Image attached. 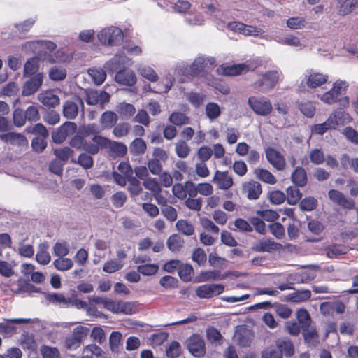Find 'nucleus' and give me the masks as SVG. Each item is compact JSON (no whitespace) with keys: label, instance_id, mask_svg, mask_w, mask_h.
I'll list each match as a JSON object with an SVG mask.
<instances>
[{"label":"nucleus","instance_id":"nucleus-1","mask_svg":"<svg viewBox=\"0 0 358 358\" xmlns=\"http://www.w3.org/2000/svg\"><path fill=\"white\" fill-rule=\"evenodd\" d=\"M348 83L345 81L337 80H336L332 87L324 92L320 98V99L325 104L333 105L339 103L340 106L343 108H347L349 106V97L345 96L346 94Z\"/></svg>","mask_w":358,"mask_h":358},{"label":"nucleus","instance_id":"nucleus-2","mask_svg":"<svg viewBox=\"0 0 358 358\" xmlns=\"http://www.w3.org/2000/svg\"><path fill=\"white\" fill-rule=\"evenodd\" d=\"M280 73L277 70H269L259 75L252 83V87L259 92L266 93L275 88L280 80Z\"/></svg>","mask_w":358,"mask_h":358},{"label":"nucleus","instance_id":"nucleus-3","mask_svg":"<svg viewBox=\"0 0 358 358\" xmlns=\"http://www.w3.org/2000/svg\"><path fill=\"white\" fill-rule=\"evenodd\" d=\"M92 141L98 144L99 149L109 148L112 155L116 157H123L127 152V147L124 143L111 141L102 136H94Z\"/></svg>","mask_w":358,"mask_h":358},{"label":"nucleus","instance_id":"nucleus-4","mask_svg":"<svg viewBox=\"0 0 358 358\" xmlns=\"http://www.w3.org/2000/svg\"><path fill=\"white\" fill-rule=\"evenodd\" d=\"M97 37L103 45L110 46L119 45L124 39V34L121 29L117 27H110L100 31Z\"/></svg>","mask_w":358,"mask_h":358},{"label":"nucleus","instance_id":"nucleus-5","mask_svg":"<svg viewBox=\"0 0 358 358\" xmlns=\"http://www.w3.org/2000/svg\"><path fill=\"white\" fill-rule=\"evenodd\" d=\"M329 76L320 72H317L313 69L306 71L304 78L299 87L298 90L304 91V87L307 86L310 89H316L322 87L328 80Z\"/></svg>","mask_w":358,"mask_h":358},{"label":"nucleus","instance_id":"nucleus-6","mask_svg":"<svg viewBox=\"0 0 358 358\" xmlns=\"http://www.w3.org/2000/svg\"><path fill=\"white\" fill-rule=\"evenodd\" d=\"M248 104L257 115L267 116L273 110L271 101L264 96H250L248 99Z\"/></svg>","mask_w":358,"mask_h":358},{"label":"nucleus","instance_id":"nucleus-7","mask_svg":"<svg viewBox=\"0 0 358 358\" xmlns=\"http://www.w3.org/2000/svg\"><path fill=\"white\" fill-rule=\"evenodd\" d=\"M168 159L167 152L161 148H155L152 158L148 162V167L153 175H159L162 171L163 164Z\"/></svg>","mask_w":358,"mask_h":358},{"label":"nucleus","instance_id":"nucleus-8","mask_svg":"<svg viewBox=\"0 0 358 358\" xmlns=\"http://www.w3.org/2000/svg\"><path fill=\"white\" fill-rule=\"evenodd\" d=\"M86 136L80 134V130L78 131L73 136L70 141V145L77 150H83L89 153L90 155H96L99 152V148L97 143H87Z\"/></svg>","mask_w":358,"mask_h":358},{"label":"nucleus","instance_id":"nucleus-9","mask_svg":"<svg viewBox=\"0 0 358 358\" xmlns=\"http://www.w3.org/2000/svg\"><path fill=\"white\" fill-rule=\"evenodd\" d=\"M265 156L266 160L275 170L282 171L286 169L287 163L284 155L275 148H266Z\"/></svg>","mask_w":358,"mask_h":358},{"label":"nucleus","instance_id":"nucleus-10","mask_svg":"<svg viewBox=\"0 0 358 358\" xmlns=\"http://www.w3.org/2000/svg\"><path fill=\"white\" fill-rule=\"evenodd\" d=\"M189 352L196 357H202L206 352V344L203 337L198 334H192L187 341Z\"/></svg>","mask_w":358,"mask_h":358},{"label":"nucleus","instance_id":"nucleus-11","mask_svg":"<svg viewBox=\"0 0 358 358\" xmlns=\"http://www.w3.org/2000/svg\"><path fill=\"white\" fill-rule=\"evenodd\" d=\"M87 336L86 329L83 326L75 327L72 333L68 335L65 338V346L66 349L75 350L78 349L83 341V339Z\"/></svg>","mask_w":358,"mask_h":358},{"label":"nucleus","instance_id":"nucleus-12","mask_svg":"<svg viewBox=\"0 0 358 358\" xmlns=\"http://www.w3.org/2000/svg\"><path fill=\"white\" fill-rule=\"evenodd\" d=\"M76 130V124L67 121L52 133V141L55 143H62L66 139L67 136L73 134Z\"/></svg>","mask_w":358,"mask_h":358},{"label":"nucleus","instance_id":"nucleus-13","mask_svg":"<svg viewBox=\"0 0 358 358\" xmlns=\"http://www.w3.org/2000/svg\"><path fill=\"white\" fill-rule=\"evenodd\" d=\"M39 50L37 57L40 60L46 61L50 64L55 62L53 53L57 48V45L50 41H41L38 43Z\"/></svg>","mask_w":358,"mask_h":358},{"label":"nucleus","instance_id":"nucleus-14","mask_svg":"<svg viewBox=\"0 0 358 358\" xmlns=\"http://www.w3.org/2000/svg\"><path fill=\"white\" fill-rule=\"evenodd\" d=\"M215 59L213 58L198 57L190 64L192 73L194 77L202 76L208 70L215 65Z\"/></svg>","mask_w":358,"mask_h":358},{"label":"nucleus","instance_id":"nucleus-15","mask_svg":"<svg viewBox=\"0 0 358 358\" xmlns=\"http://www.w3.org/2000/svg\"><path fill=\"white\" fill-rule=\"evenodd\" d=\"M224 289L220 284H205L196 288V294L200 299H210L222 294Z\"/></svg>","mask_w":358,"mask_h":358},{"label":"nucleus","instance_id":"nucleus-16","mask_svg":"<svg viewBox=\"0 0 358 358\" xmlns=\"http://www.w3.org/2000/svg\"><path fill=\"white\" fill-rule=\"evenodd\" d=\"M329 199L334 203L341 206L343 209L352 210L355 207V201L347 198L343 193L336 189H331L328 192Z\"/></svg>","mask_w":358,"mask_h":358},{"label":"nucleus","instance_id":"nucleus-17","mask_svg":"<svg viewBox=\"0 0 358 358\" xmlns=\"http://www.w3.org/2000/svg\"><path fill=\"white\" fill-rule=\"evenodd\" d=\"M104 308L114 313H132V305L129 302L115 301L110 299H106L104 303Z\"/></svg>","mask_w":358,"mask_h":358},{"label":"nucleus","instance_id":"nucleus-18","mask_svg":"<svg viewBox=\"0 0 358 358\" xmlns=\"http://www.w3.org/2000/svg\"><path fill=\"white\" fill-rule=\"evenodd\" d=\"M79 105L83 107V101L79 96H76L74 101H66L63 105V115L69 120L75 119L78 114Z\"/></svg>","mask_w":358,"mask_h":358},{"label":"nucleus","instance_id":"nucleus-19","mask_svg":"<svg viewBox=\"0 0 358 358\" xmlns=\"http://www.w3.org/2000/svg\"><path fill=\"white\" fill-rule=\"evenodd\" d=\"M275 345L280 355L290 357L294 354V346L292 340L286 336L280 337L275 341Z\"/></svg>","mask_w":358,"mask_h":358},{"label":"nucleus","instance_id":"nucleus-20","mask_svg":"<svg viewBox=\"0 0 358 358\" xmlns=\"http://www.w3.org/2000/svg\"><path fill=\"white\" fill-rule=\"evenodd\" d=\"M115 80L120 85L131 87L136 83L134 72L130 69H124L117 71Z\"/></svg>","mask_w":358,"mask_h":358},{"label":"nucleus","instance_id":"nucleus-21","mask_svg":"<svg viewBox=\"0 0 358 358\" xmlns=\"http://www.w3.org/2000/svg\"><path fill=\"white\" fill-rule=\"evenodd\" d=\"M42 83L43 75L41 73H38L34 76L31 77L24 85L22 90V95L31 96L34 94L42 85Z\"/></svg>","mask_w":358,"mask_h":358},{"label":"nucleus","instance_id":"nucleus-22","mask_svg":"<svg viewBox=\"0 0 358 358\" xmlns=\"http://www.w3.org/2000/svg\"><path fill=\"white\" fill-rule=\"evenodd\" d=\"M213 182L217 185L218 189L224 190L229 189L233 185V179L227 171H216Z\"/></svg>","mask_w":358,"mask_h":358},{"label":"nucleus","instance_id":"nucleus-23","mask_svg":"<svg viewBox=\"0 0 358 358\" xmlns=\"http://www.w3.org/2000/svg\"><path fill=\"white\" fill-rule=\"evenodd\" d=\"M0 139L5 143H10L12 145L26 146L28 144L27 139L23 134L15 132L1 134Z\"/></svg>","mask_w":358,"mask_h":358},{"label":"nucleus","instance_id":"nucleus-24","mask_svg":"<svg viewBox=\"0 0 358 358\" xmlns=\"http://www.w3.org/2000/svg\"><path fill=\"white\" fill-rule=\"evenodd\" d=\"M245 67V64L232 65L222 64L217 69V72L223 76H234L241 74Z\"/></svg>","mask_w":358,"mask_h":358},{"label":"nucleus","instance_id":"nucleus-25","mask_svg":"<svg viewBox=\"0 0 358 358\" xmlns=\"http://www.w3.org/2000/svg\"><path fill=\"white\" fill-rule=\"evenodd\" d=\"M301 331L304 342L308 348H315L319 344V335L315 327H310Z\"/></svg>","mask_w":358,"mask_h":358},{"label":"nucleus","instance_id":"nucleus-26","mask_svg":"<svg viewBox=\"0 0 358 358\" xmlns=\"http://www.w3.org/2000/svg\"><path fill=\"white\" fill-rule=\"evenodd\" d=\"M281 248L282 245L280 243L268 238L257 243L253 248L257 252H273L279 250Z\"/></svg>","mask_w":358,"mask_h":358},{"label":"nucleus","instance_id":"nucleus-27","mask_svg":"<svg viewBox=\"0 0 358 358\" xmlns=\"http://www.w3.org/2000/svg\"><path fill=\"white\" fill-rule=\"evenodd\" d=\"M38 100L48 108H55L59 104L60 100L57 95L51 91H45L38 95Z\"/></svg>","mask_w":358,"mask_h":358},{"label":"nucleus","instance_id":"nucleus-28","mask_svg":"<svg viewBox=\"0 0 358 358\" xmlns=\"http://www.w3.org/2000/svg\"><path fill=\"white\" fill-rule=\"evenodd\" d=\"M312 296L311 291L306 289H296L287 296V301L299 303L308 301Z\"/></svg>","mask_w":358,"mask_h":358},{"label":"nucleus","instance_id":"nucleus-29","mask_svg":"<svg viewBox=\"0 0 358 358\" xmlns=\"http://www.w3.org/2000/svg\"><path fill=\"white\" fill-rule=\"evenodd\" d=\"M291 179L292 182L297 187H305L308 182V176L304 168L296 166L291 175Z\"/></svg>","mask_w":358,"mask_h":358},{"label":"nucleus","instance_id":"nucleus-30","mask_svg":"<svg viewBox=\"0 0 358 358\" xmlns=\"http://www.w3.org/2000/svg\"><path fill=\"white\" fill-rule=\"evenodd\" d=\"M118 120L117 115L110 110L103 112L100 117V122L103 129L113 128Z\"/></svg>","mask_w":358,"mask_h":358},{"label":"nucleus","instance_id":"nucleus-31","mask_svg":"<svg viewBox=\"0 0 358 358\" xmlns=\"http://www.w3.org/2000/svg\"><path fill=\"white\" fill-rule=\"evenodd\" d=\"M129 149L132 155L141 156L145 152L147 145L145 141L141 138H136L129 144Z\"/></svg>","mask_w":358,"mask_h":358},{"label":"nucleus","instance_id":"nucleus-32","mask_svg":"<svg viewBox=\"0 0 358 358\" xmlns=\"http://www.w3.org/2000/svg\"><path fill=\"white\" fill-rule=\"evenodd\" d=\"M254 174L257 178L265 183L274 185L277 182L275 177L267 169L257 168L254 170Z\"/></svg>","mask_w":358,"mask_h":358},{"label":"nucleus","instance_id":"nucleus-33","mask_svg":"<svg viewBox=\"0 0 358 358\" xmlns=\"http://www.w3.org/2000/svg\"><path fill=\"white\" fill-rule=\"evenodd\" d=\"M176 73L180 77L179 81L180 83H187L194 77L192 73V69L190 64H180L177 66Z\"/></svg>","mask_w":358,"mask_h":358},{"label":"nucleus","instance_id":"nucleus-34","mask_svg":"<svg viewBox=\"0 0 358 358\" xmlns=\"http://www.w3.org/2000/svg\"><path fill=\"white\" fill-rule=\"evenodd\" d=\"M14 292L15 294L28 293L31 294L32 293H41V290L40 288H37L28 281L19 279L17 280V289L14 291Z\"/></svg>","mask_w":358,"mask_h":358},{"label":"nucleus","instance_id":"nucleus-35","mask_svg":"<svg viewBox=\"0 0 358 358\" xmlns=\"http://www.w3.org/2000/svg\"><path fill=\"white\" fill-rule=\"evenodd\" d=\"M36 261L42 264L47 265L51 261V256L48 252V245L45 243L40 244L38 250L36 255Z\"/></svg>","mask_w":358,"mask_h":358},{"label":"nucleus","instance_id":"nucleus-36","mask_svg":"<svg viewBox=\"0 0 358 358\" xmlns=\"http://www.w3.org/2000/svg\"><path fill=\"white\" fill-rule=\"evenodd\" d=\"M206 338L212 344L221 345L223 343V336L220 331L214 327H209L207 328Z\"/></svg>","mask_w":358,"mask_h":358},{"label":"nucleus","instance_id":"nucleus-37","mask_svg":"<svg viewBox=\"0 0 358 358\" xmlns=\"http://www.w3.org/2000/svg\"><path fill=\"white\" fill-rule=\"evenodd\" d=\"M184 240L177 234H172L166 241L168 248L172 252H178L183 247Z\"/></svg>","mask_w":358,"mask_h":358},{"label":"nucleus","instance_id":"nucleus-38","mask_svg":"<svg viewBox=\"0 0 358 358\" xmlns=\"http://www.w3.org/2000/svg\"><path fill=\"white\" fill-rule=\"evenodd\" d=\"M296 185L289 186L287 189V201L290 205L296 204L302 197V193Z\"/></svg>","mask_w":358,"mask_h":358},{"label":"nucleus","instance_id":"nucleus-39","mask_svg":"<svg viewBox=\"0 0 358 358\" xmlns=\"http://www.w3.org/2000/svg\"><path fill=\"white\" fill-rule=\"evenodd\" d=\"M296 318L298 320L299 324L301 327V330L303 329H306L311 326V317L308 313V311L306 308H300L296 311Z\"/></svg>","mask_w":358,"mask_h":358},{"label":"nucleus","instance_id":"nucleus-40","mask_svg":"<svg viewBox=\"0 0 358 358\" xmlns=\"http://www.w3.org/2000/svg\"><path fill=\"white\" fill-rule=\"evenodd\" d=\"M297 108L308 118H311L315 115L316 108L314 103L311 101H301L298 103Z\"/></svg>","mask_w":358,"mask_h":358},{"label":"nucleus","instance_id":"nucleus-41","mask_svg":"<svg viewBox=\"0 0 358 358\" xmlns=\"http://www.w3.org/2000/svg\"><path fill=\"white\" fill-rule=\"evenodd\" d=\"M346 246L339 244H334L326 248L327 255L329 258H336L348 252Z\"/></svg>","mask_w":358,"mask_h":358},{"label":"nucleus","instance_id":"nucleus-42","mask_svg":"<svg viewBox=\"0 0 358 358\" xmlns=\"http://www.w3.org/2000/svg\"><path fill=\"white\" fill-rule=\"evenodd\" d=\"M356 7H358V0H344L338 8V13L342 16L346 15Z\"/></svg>","mask_w":358,"mask_h":358},{"label":"nucleus","instance_id":"nucleus-43","mask_svg":"<svg viewBox=\"0 0 358 358\" xmlns=\"http://www.w3.org/2000/svg\"><path fill=\"white\" fill-rule=\"evenodd\" d=\"M39 60L37 56L29 59L24 64V75L32 76L35 74L38 70Z\"/></svg>","mask_w":358,"mask_h":358},{"label":"nucleus","instance_id":"nucleus-44","mask_svg":"<svg viewBox=\"0 0 358 358\" xmlns=\"http://www.w3.org/2000/svg\"><path fill=\"white\" fill-rule=\"evenodd\" d=\"M178 231L185 236H192L194 234L193 224L187 220H179L176 224Z\"/></svg>","mask_w":358,"mask_h":358},{"label":"nucleus","instance_id":"nucleus-45","mask_svg":"<svg viewBox=\"0 0 358 358\" xmlns=\"http://www.w3.org/2000/svg\"><path fill=\"white\" fill-rule=\"evenodd\" d=\"M159 266L157 264H145L137 266V271L144 276L155 275L159 271Z\"/></svg>","mask_w":358,"mask_h":358},{"label":"nucleus","instance_id":"nucleus-46","mask_svg":"<svg viewBox=\"0 0 358 358\" xmlns=\"http://www.w3.org/2000/svg\"><path fill=\"white\" fill-rule=\"evenodd\" d=\"M262 192V185L259 182H248V199H257Z\"/></svg>","mask_w":358,"mask_h":358},{"label":"nucleus","instance_id":"nucleus-47","mask_svg":"<svg viewBox=\"0 0 358 358\" xmlns=\"http://www.w3.org/2000/svg\"><path fill=\"white\" fill-rule=\"evenodd\" d=\"M169 121L176 126L188 124L190 119L185 113L181 112H173L169 118Z\"/></svg>","mask_w":358,"mask_h":358},{"label":"nucleus","instance_id":"nucleus-48","mask_svg":"<svg viewBox=\"0 0 358 358\" xmlns=\"http://www.w3.org/2000/svg\"><path fill=\"white\" fill-rule=\"evenodd\" d=\"M117 112L125 118H130L136 113L135 107L131 104L125 102L120 103L116 109Z\"/></svg>","mask_w":358,"mask_h":358},{"label":"nucleus","instance_id":"nucleus-49","mask_svg":"<svg viewBox=\"0 0 358 358\" xmlns=\"http://www.w3.org/2000/svg\"><path fill=\"white\" fill-rule=\"evenodd\" d=\"M113 128V134L116 138H123L129 134L131 125L128 122H124L116 123Z\"/></svg>","mask_w":358,"mask_h":358},{"label":"nucleus","instance_id":"nucleus-50","mask_svg":"<svg viewBox=\"0 0 358 358\" xmlns=\"http://www.w3.org/2000/svg\"><path fill=\"white\" fill-rule=\"evenodd\" d=\"M206 97V96L205 94L196 92H191L186 96L187 100L196 108L203 105Z\"/></svg>","mask_w":358,"mask_h":358},{"label":"nucleus","instance_id":"nucleus-51","mask_svg":"<svg viewBox=\"0 0 358 358\" xmlns=\"http://www.w3.org/2000/svg\"><path fill=\"white\" fill-rule=\"evenodd\" d=\"M228 277V274H222L220 271L217 270L207 271L201 272L200 278L201 281H208L210 280H220Z\"/></svg>","mask_w":358,"mask_h":358},{"label":"nucleus","instance_id":"nucleus-52","mask_svg":"<svg viewBox=\"0 0 358 358\" xmlns=\"http://www.w3.org/2000/svg\"><path fill=\"white\" fill-rule=\"evenodd\" d=\"M205 112L207 117L211 120L220 116L221 110L220 106L215 102H209L206 104Z\"/></svg>","mask_w":358,"mask_h":358},{"label":"nucleus","instance_id":"nucleus-53","mask_svg":"<svg viewBox=\"0 0 358 358\" xmlns=\"http://www.w3.org/2000/svg\"><path fill=\"white\" fill-rule=\"evenodd\" d=\"M89 74L96 85H101L106 78V73L101 68L90 69Z\"/></svg>","mask_w":358,"mask_h":358},{"label":"nucleus","instance_id":"nucleus-54","mask_svg":"<svg viewBox=\"0 0 358 358\" xmlns=\"http://www.w3.org/2000/svg\"><path fill=\"white\" fill-rule=\"evenodd\" d=\"M178 275L180 279L184 282H189L192 280V274L193 273V268L189 264H182L180 262V266L178 270Z\"/></svg>","mask_w":358,"mask_h":358},{"label":"nucleus","instance_id":"nucleus-55","mask_svg":"<svg viewBox=\"0 0 358 358\" xmlns=\"http://www.w3.org/2000/svg\"><path fill=\"white\" fill-rule=\"evenodd\" d=\"M250 224L248 223V232L252 231V227L259 234H265L266 233V225L264 221L259 217H251L250 218Z\"/></svg>","mask_w":358,"mask_h":358},{"label":"nucleus","instance_id":"nucleus-56","mask_svg":"<svg viewBox=\"0 0 358 358\" xmlns=\"http://www.w3.org/2000/svg\"><path fill=\"white\" fill-rule=\"evenodd\" d=\"M234 340L239 345L246 346V325H239L236 328Z\"/></svg>","mask_w":358,"mask_h":358},{"label":"nucleus","instance_id":"nucleus-57","mask_svg":"<svg viewBox=\"0 0 358 358\" xmlns=\"http://www.w3.org/2000/svg\"><path fill=\"white\" fill-rule=\"evenodd\" d=\"M45 299L50 303L62 304L66 306H68L71 303L70 298H66L62 294H46Z\"/></svg>","mask_w":358,"mask_h":358},{"label":"nucleus","instance_id":"nucleus-58","mask_svg":"<svg viewBox=\"0 0 358 358\" xmlns=\"http://www.w3.org/2000/svg\"><path fill=\"white\" fill-rule=\"evenodd\" d=\"M53 265L57 270L65 271L71 269L73 265V263L70 258L59 257L58 259L53 262Z\"/></svg>","mask_w":358,"mask_h":358},{"label":"nucleus","instance_id":"nucleus-59","mask_svg":"<svg viewBox=\"0 0 358 358\" xmlns=\"http://www.w3.org/2000/svg\"><path fill=\"white\" fill-rule=\"evenodd\" d=\"M71 162L75 164H78L85 169H89L92 167L94 164L93 158L87 153H81L78 158V160L72 159Z\"/></svg>","mask_w":358,"mask_h":358},{"label":"nucleus","instance_id":"nucleus-60","mask_svg":"<svg viewBox=\"0 0 358 358\" xmlns=\"http://www.w3.org/2000/svg\"><path fill=\"white\" fill-rule=\"evenodd\" d=\"M309 159L315 165H320L325 162L324 154L323 151L319 148H314L310 151Z\"/></svg>","mask_w":358,"mask_h":358},{"label":"nucleus","instance_id":"nucleus-61","mask_svg":"<svg viewBox=\"0 0 358 358\" xmlns=\"http://www.w3.org/2000/svg\"><path fill=\"white\" fill-rule=\"evenodd\" d=\"M129 182L128 190L131 196H136L143 191L141 182L136 178L133 177L127 180Z\"/></svg>","mask_w":358,"mask_h":358},{"label":"nucleus","instance_id":"nucleus-62","mask_svg":"<svg viewBox=\"0 0 358 358\" xmlns=\"http://www.w3.org/2000/svg\"><path fill=\"white\" fill-rule=\"evenodd\" d=\"M123 267V264L117 259L107 261L103 266V271L108 273H115Z\"/></svg>","mask_w":358,"mask_h":358},{"label":"nucleus","instance_id":"nucleus-63","mask_svg":"<svg viewBox=\"0 0 358 358\" xmlns=\"http://www.w3.org/2000/svg\"><path fill=\"white\" fill-rule=\"evenodd\" d=\"M166 356L169 358H178L181 354V346L176 341H173L166 349Z\"/></svg>","mask_w":358,"mask_h":358},{"label":"nucleus","instance_id":"nucleus-64","mask_svg":"<svg viewBox=\"0 0 358 358\" xmlns=\"http://www.w3.org/2000/svg\"><path fill=\"white\" fill-rule=\"evenodd\" d=\"M26 119L31 122H36L40 120V113L38 106L35 105L29 106L26 110H24Z\"/></svg>","mask_w":358,"mask_h":358}]
</instances>
